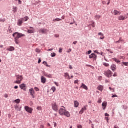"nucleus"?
Segmentation results:
<instances>
[{
    "instance_id": "4",
    "label": "nucleus",
    "mask_w": 128,
    "mask_h": 128,
    "mask_svg": "<svg viewBox=\"0 0 128 128\" xmlns=\"http://www.w3.org/2000/svg\"><path fill=\"white\" fill-rule=\"evenodd\" d=\"M52 107L53 110H54L55 112H58V104H56V102L52 104Z\"/></svg>"
},
{
    "instance_id": "58",
    "label": "nucleus",
    "mask_w": 128,
    "mask_h": 128,
    "mask_svg": "<svg viewBox=\"0 0 128 128\" xmlns=\"http://www.w3.org/2000/svg\"><path fill=\"white\" fill-rule=\"evenodd\" d=\"M40 128H44V125H40Z\"/></svg>"
},
{
    "instance_id": "25",
    "label": "nucleus",
    "mask_w": 128,
    "mask_h": 128,
    "mask_svg": "<svg viewBox=\"0 0 128 128\" xmlns=\"http://www.w3.org/2000/svg\"><path fill=\"white\" fill-rule=\"evenodd\" d=\"M128 66V62H122V66Z\"/></svg>"
},
{
    "instance_id": "14",
    "label": "nucleus",
    "mask_w": 128,
    "mask_h": 128,
    "mask_svg": "<svg viewBox=\"0 0 128 128\" xmlns=\"http://www.w3.org/2000/svg\"><path fill=\"white\" fill-rule=\"evenodd\" d=\"M97 90H100V92H102V90H104V87L100 85L98 86Z\"/></svg>"
},
{
    "instance_id": "13",
    "label": "nucleus",
    "mask_w": 128,
    "mask_h": 128,
    "mask_svg": "<svg viewBox=\"0 0 128 128\" xmlns=\"http://www.w3.org/2000/svg\"><path fill=\"white\" fill-rule=\"evenodd\" d=\"M41 82H42V84L46 83V78H44V76H41Z\"/></svg>"
},
{
    "instance_id": "6",
    "label": "nucleus",
    "mask_w": 128,
    "mask_h": 128,
    "mask_svg": "<svg viewBox=\"0 0 128 128\" xmlns=\"http://www.w3.org/2000/svg\"><path fill=\"white\" fill-rule=\"evenodd\" d=\"M96 58H98V56L94 53H92L89 56V58H92L94 60H96Z\"/></svg>"
},
{
    "instance_id": "60",
    "label": "nucleus",
    "mask_w": 128,
    "mask_h": 128,
    "mask_svg": "<svg viewBox=\"0 0 128 128\" xmlns=\"http://www.w3.org/2000/svg\"><path fill=\"white\" fill-rule=\"evenodd\" d=\"M69 68H70V70H72V65H69Z\"/></svg>"
},
{
    "instance_id": "48",
    "label": "nucleus",
    "mask_w": 128,
    "mask_h": 128,
    "mask_svg": "<svg viewBox=\"0 0 128 128\" xmlns=\"http://www.w3.org/2000/svg\"><path fill=\"white\" fill-rule=\"evenodd\" d=\"M112 98H118V95H116V94L112 95Z\"/></svg>"
},
{
    "instance_id": "5",
    "label": "nucleus",
    "mask_w": 128,
    "mask_h": 128,
    "mask_svg": "<svg viewBox=\"0 0 128 128\" xmlns=\"http://www.w3.org/2000/svg\"><path fill=\"white\" fill-rule=\"evenodd\" d=\"M104 74L107 76V78H110L112 74V72L110 70H108L106 71H104Z\"/></svg>"
},
{
    "instance_id": "1",
    "label": "nucleus",
    "mask_w": 128,
    "mask_h": 128,
    "mask_svg": "<svg viewBox=\"0 0 128 128\" xmlns=\"http://www.w3.org/2000/svg\"><path fill=\"white\" fill-rule=\"evenodd\" d=\"M12 36L14 38V40H18L20 38H22V36H24L26 35L22 33L16 32L15 33L12 34Z\"/></svg>"
},
{
    "instance_id": "47",
    "label": "nucleus",
    "mask_w": 128,
    "mask_h": 128,
    "mask_svg": "<svg viewBox=\"0 0 128 128\" xmlns=\"http://www.w3.org/2000/svg\"><path fill=\"white\" fill-rule=\"evenodd\" d=\"M14 42L16 44H18V40L14 39Z\"/></svg>"
},
{
    "instance_id": "38",
    "label": "nucleus",
    "mask_w": 128,
    "mask_h": 128,
    "mask_svg": "<svg viewBox=\"0 0 128 128\" xmlns=\"http://www.w3.org/2000/svg\"><path fill=\"white\" fill-rule=\"evenodd\" d=\"M34 90H36V92H38V90H38V87H35L34 88Z\"/></svg>"
},
{
    "instance_id": "49",
    "label": "nucleus",
    "mask_w": 128,
    "mask_h": 128,
    "mask_svg": "<svg viewBox=\"0 0 128 128\" xmlns=\"http://www.w3.org/2000/svg\"><path fill=\"white\" fill-rule=\"evenodd\" d=\"M54 84L56 86H58V83L57 82H54Z\"/></svg>"
},
{
    "instance_id": "32",
    "label": "nucleus",
    "mask_w": 128,
    "mask_h": 128,
    "mask_svg": "<svg viewBox=\"0 0 128 128\" xmlns=\"http://www.w3.org/2000/svg\"><path fill=\"white\" fill-rule=\"evenodd\" d=\"M114 62H117L118 64V62H120V61L116 58H114Z\"/></svg>"
},
{
    "instance_id": "31",
    "label": "nucleus",
    "mask_w": 128,
    "mask_h": 128,
    "mask_svg": "<svg viewBox=\"0 0 128 128\" xmlns=\"http://www.w3.org/2000/svg\"><path fill=\"white\" fill-rule=\"evenodd\" d=\"M16 10H18V8L17 7H14L13 8L14 12H16Z\"/></svg>"
},
{
    "instance_id": "33",
    "label": "nucleus",
    "mask_w": 128,
    "mask_h": 128,
    "mask_svg": "<svg viewBox=\"0 0 128 128\" xmlns=\"http://www.w3.org/2000/svg\"><path fill=\"white\" fill-rule=\"evenodd\" d=\"M109 90L112 92H114V88H112L111 87H109Z\"/></svg>"
},
{
    "instance_id": "61",
    "label": "nucleus",
    "mask_w": 128,
    "mask_h": 128,
    "mask_svg": "<svg viewBox=\"0 0 128 128\" xmlns=\"http://www.w3.org/2000/svg\"><path fill=\"white\" fill-rule=\"evenodd\" d=\"M94 52H96V54H100V52H98L97 50H95Z\"/></svg>"
},
{
    "instance_id": "22",
    "label": "nucleus",
    "mask_w": 128,
    "mask_h": 128,
    "mask_svg": "<svg viewBox=\"0 0 128 128\" xmlns=\"http://www.w3.org/2000/svg\"><path fill=\"white\" fill-rule=\"evenodd\" d=\"M124 42V40L122 39V38H120L118 41L115 42H116V44H118V43H120V42Z\"/></svg>"
},
{
    "instance_id": "11",
    "label": "nucleus",
    "mask_w": 128,
    "mask_h": 128,
    "mask_svg": "<svg viewBox=\"0 0 128 128\" xmlns=\"http://www.w3.org/2000/svg\"><path fill=\"white\" fill-rule=\"evenodd\" d=\"M116 66L114 64H112L110 66V68L112 70V72H114L116 70Z\"/></svg>"
},
{
    "instance_id": "52",
    "label": "nucleus",
    "mask_w": 128,
    "mask_h": 128,
    "mask_svg": "<svg viewBox=\"0 0 128 128\" xmlns=\"http://www.w3.org/2000/svg\"><path fill=\"white\" fill-rule=\"evenodd\" d=\"M88 54H92V50H88Z\"/></svg>"
},
{
    "instance_id": "64",
    "label": "nucleus",
    "mask_w": 128,
    "mask_h": 128,
    "mask_svg": "<svg viewBox=\"0 0 128 128\" xmlns=\"http://www.w3.org/2000/svg\"><path fill=\"white\" fill-rule=\"evenodd\" d=\"M18 2L20 4H22V1L20 0H18Z\"/></svg>"
},
{
    "instance_id": "51",
    "label": "nucleus",
    "mask_w": 128,
    "mask_h": 128,
    "mask_svg": "<svg viewBox=\"0 0 128 128\" xmlns=\"http://www.w3.org/2000/svg\"><path fill=\"white\" fill-rule=\"evenodd\" d=\"M78 80H74V84H78Z\"/></svg>"
},
{
    "instance_id": "57",
    "label": "nucleus",
    "mask_w": 128,
    "mask_h": 128,
    "mask_svg": "<svg viewBox=\"0 0 128 128\" xmlns=\"http://www.w3.org/2000/svg\"><path fill=\"white\" fill-rule=\"evenodd\" d=\"M78 41H74L73 42V44H77Z\"/></svg>"
},
{
    "instance_id": "7",
    "label": "nucleus",
    "mask_w": 128,
    "mask_h": 128,
    "mask_svg": "<svg viewBox=\"0 0 128 128\" xmlns=\"http://www.w3.org/2000/svg\"><path fill=\"white\" fill-rule=\"evenodd\" d=\"M24 108L26 112H29L30 114H32V108L28 106H25Z\"/></svg>"
},
{
    "instance_id": "44",
    "label": "nucleus",
    "mask_w": 128,
    "mask_h": 128,
    "mask_svg": "<svg viewBox=\"0 0 128 128\" xmlns=\"http://www.w3.org/2000/svg\"><path fill=\"white\" fill-rule=\"evenodd\" d=\"M98 35L102 36H104V34H102V32L98 33Z\"/></svg>"
},
{
    "instance_id": "55",
    "label": "nucleus",
    "mask_w": 128,
    "mask_h": 128,
    "mask_svg": "<svg viewBox=\"0 0 128 128\" xmlns=\"http://www.w3.org/2000/svg\"><path fill=\"white\" fill-rule=\"evenodd\" d=\"M4 98H8V94H4Z\"/></svg>"
},
{
    "instance_id": "40",
    "label": "nucleus",
    "mask_w": 128,
    "mask_h": 128,
    "mask_svg": "<svg viewBox=\"0 0 128 128\" xmlns=\"http://www.w3.org/2000/svg\"><path fill=\"white\" fill-rule=\"evenodd\" d=\"M28 32H29V34H32V30H28Z\"/></svg>"
},
{
    "instance_id": "42",
    "label": "nucleus",
    "mask_w": 128,
    "mask_h": 128,
    "mask_svg": "<svg viewBox=\"0 0 128 128\" xmlns=\"http://www.w3.org/2000/svg\"><path fill=\"white\" fill-rule=\"evenodd\" d=\"M98 102L99 104H100V102H102V98H99L98 100Z\"/></svg>"
},
{
    "instance_id": "39",
    "label": "nucleus",
    "mask_w": 128,
    "mask_h": 128,
    "mask_svg": "<svg viewBox=\"0 0 128 128\" xmlns=\"http://www.w3.org/2000/svg\"><path fill=\"white\" fill-rule=\"evenodd\" d=\"M43 64L46 66H48V63L46 62H43Z\"/></svg>"
},
{
    "instance_id": "53",
    "label": "nucleus",
    "mask_w": 128,
    "mask_h": 128,
    "mask_svg": "<svg viewBox=\"0 0 128 128\" xmlns=\"http://www.w3.org/2000/svg\"><path fill=\"white\" fill-rule=\"evenodd\" d=\"M77 128H82V125H78V126H77Z\"/></svg>"
},
{
    "instance_id": "16",
    "label": "nucleus",
    "mask_w": 128,
    "mask_h": 128,
    "mask_svg": "<svg viewBox=\"0 0 128 128\" xmlns=\"http://www.w3.org/2000/svg\"><path fill=\"white\" fill-rule=\"evenodd\" d=\"M7 50H9V52H12V50H14V46H10L7 48Z\"/></svg>"
},
{
    "instance_id": "29",
    "label": "nucleus",
    "mask_w": 128,
    "mask_h": 128,
    "mask_svg": "<svg viewBox=\"0 0 128 128\" xmlns=\"http://www.w3.org/2000/svg\"><path fill=\"white\" fill-rule=\"evenodd\" d=\"M103 64L104 66H110V64L106 62H104Z\"/></svg>"
},
{
    "instance_id": "24",
    "label": "nucleus",
    "mask_w": 128,
    "mask_h": 128,
    "mask_svg": "<svg viewBox=\"0 0 128 128\" xmlns=\"http://www.w3.org/2000/svg\"><path fill=\"white\" fill-rule=\"evenodd\" d=\"M84 110H86V106H84V108H82V110L80 112V114H83L84 113Z\"/></svg>"
},
{
    "instance_id": "28",
    "label": "nucleus",
    "mask_w": 128,
    "mask_h": 128,
    "mask_svg": "<svg viewBox=\"0 0 128 128\" xmlns=\"http://www.w3.org/2000/svg\"><path fill=\"white\" fill-rule=\"evenodd\" d=\"M92 26V28H94V26H96L94 25V22H92V24H89V26Z\"/></svg>"
},
{
    "instance_id": "50",
    "label": "nucleus",
    "mask_w": 128,
    "mask_h": 128,
    "mask_svg": "<svg viewBox=\"0 0 128 128\" xmlns=\"http://www.w3.org/2000/svg\"><path fill=\"white\" fill-rule=\"evenodd\" d=\"M105 120H106L107 122H108V117H106Z\"/></svg>"
},
{
    "instance_id": "19",
    "label": "nucleus",
    "mask_w": 128,
    "mask_h": 128,
    "mask_svg": "<svg viewBox=\"0 0 128 128\" xmlns=\"http://www.w3.org/2000/svg\"><path fill=\"white\" fill-rule=\"evenodd\" d=\"M78 102L76 101V100H74V108H78Z\"/></svg>"
},
{
    "instance_id": "21",
    "label": "nucleus",
    "mask_w": 128,
    "mask_h": 128,
    "mask_svg": "<svg viewBox=\"0 0 128 128\" xmlns=\"http://www.w3.org/2000/svg\"><path fill=\"white\" fill-rule=\"evenodd\" d=\"M20 88H22V90H25L26 88V84H22L20 85Z\"/></svg>"
},
{
    "instance_id": "26",
    "label": "nucleus",
    "mask_w": 128,
    "mask_h": 128,
    "mask_svg": "<svg viewBox=\"0 0 128 128\" xmlns=\"http://www.w3.org/2000/svg\"><path fill=\"white\" fill-rule=\"evenodd\" d=\"M95 18L96 20H98L99 18H100V16H99V15H96L95 16Z\"/></svg>"
},
{
    "instance_id": "8",
    "label": "nucleus",
    "mask_w": 128,
    "mask_h": 128,
    "mask_svg": "<svg viewBox=\"0 0 128 128\" xmlns=\"http://www.w3.org/2000/svg\"><path fill=\"white\" fill-rule=\"evenodd\" d=\"M128 17H126L125 16H118V20H126L128 18Z\"/></svg>"
},
{
    "instance_id": "54",
    "label": "nucleus",
    "mask_w": 128,
    "mask_h": 128,
    "mask_svg": "<svg viewBox=\"0 0 128 128\" xmlns=\"http://www.w3.org/2000/svg\"><path fill=\"white\" fill-rule=\"evenodd\" d=\"M104 116H110V114H108V113H106L104 114Z\"/></svg>"
},
{
    "instance_id": "59",
    "label": "nucleus",
    "mask_w": 128,
    "mask_h": 128,
    "mask_svg": "<svg viewBox=\"0 0 128 128\" xmlns=\"http://www.w3.org/2000/svg\"><path fill=\"white\" fill-rule=\"evenodd\" d=\"M54 126H56V122H54Z\"/></svg>"
},
{
    "instance_id": "20",
    "label": "nucleus",
    "mask_w": 128,
    "mask_h": 128,
    "mask_svg": "<svg viewBox=\"0 0 128 128\" xmlns=\"http://www.w3.org/2000/svg\"><path fill=\"white\" fill-rule=\"evenodd\" d=\"M80 88H84V90H88V86H86V84H84V83H82V85L80 86Z\"/></svg>"
},
{
    "instance_id": "43",
    "label": "nucleus",
    "mask_w": 128,
    "mask_h": 128,
    "mask_svg": "<svg viewBox=\"0 0 128 128\" xmlns=\"http://www.w3.org/2000/svg\"><path fill=\"white\" fill-rule=\"evenodd\" d=\"M59 52H62V48H59V50H58Z\"/></svg>"
},
{
    "instance_id": "2",
    "label": "nucleus",
    "mask_w": 128,
    "mask_h": 128,
    "mask_svg": "<svg viewBox=\"0 0 128 128\" xmlns=\"http://www.w3.org/2000/svg\"><path fill=\"white\" fill-rule=\"evenodd\" d=\"M28 16H26L24 18H20L18 20L17 24L18 26H22V24L24 22H26L28 20Z\"/></svg>"
},
{
    "instance_id": "56",
    "label": "nucleus",
    "mask_w": 128,
    "mask_h": 128,
    "mask_svg": "<svg viewBox=\"0 0 128 128\" xmlns=\"http://www.w3.org/2000/svg\"><path fill=\"white\" fill-rule=\"evenodd\" d=\"M18 86H14V88H15L16 90V88H18Z\"/></svg>"
},
{
    "instance_id": "46",
    "label": "nucleus",
    "mask_w": 128,
    "mask_h": 128,
    "mask_svg": "<svg viewBox=\"0 0 128 128\" xmlns=\"http://www.w3.org/2000/svg\"><path fill=\"white\" fill-rule=\"evenodd\" d=\"M99 54H100L101 56H104V53L102 52H99Z\"/></svg>"
},
{
    "instance_id": "34",
    "label": "nucleus",
    "mask_w": 128,
    "mask_h": 128,
    "mask_svg": "<svg viewBox=\"0 0 128 128\" xmlns=\"http://www.w3.org/2000/svg\"><path fill=\"white\" fill-rule=\"evenodd\" d=\"M51 90H52L54 92H56V87H54V86H52V88H51Z\"/></svg>"
},
{
    "instance_id": "18",
    "label": "nucleus",
    "mask_w": 128,
    "mask_h": 128,
    "mask_svg": "<svg viewBox=\"0 0 128 128\" xmlns=\"http://www.w3.org/2000/svg\"><path fill=\"white\" fill-rule=\"evenodd\" d=\"M108 103L106 102H104L102 104V106H103V110H106V104Z\"/></svg>"
},
{
    "instance_id": "10",
    "label": "nucleus",
    "mask_w": 128,
    "mask_h": 128,
    "mask_svg": "<svg viewBox=\"0 0 128 128\" xmlns=\"http://www.w3.org/2000/svg\"><path fill=\"white\" fill-rule=\"evenodd\" d=\"M48 32L46 29H40L39 30V32L40 34H46Z\"/></svg>"
},
{
    "instance_id": "45",
    "label": "nucleus",
    "mask_w": 128,
    "mask_h": 128,
    "mask_svg": "<svg viewBox=\"0 0 128 128\" xmlns=\"http://www.w3.org/2000/svg\"><path fill=\"white\" fill-rule=\"evenodd\" d=\"M72 52V48H69L67 50L66 52Z\"/></svg>"
},
{
    "instance_id": "41",
    "label": "nucleus",
    "mask_w": 128,
    "mask_h": 128,
    "mask_svg": "<svg viewBox=\"0 0 128 128\" xmlns=\"http://www.w3.org/2000/svg\"><path fill=\"white\" fill-rule=\"evenodd\" d=\"M36 52H40V50L38 48H36Z\"/></svg>"
},
{
    "instance_id": "37",
    "label": "nucleus",
    "mask_w": 128,
    "mask_h": 128,
    "mask_svg": "<svg viewBox=\"0 0 128 128\" xmlns=\"http://www.w3.org/2000/svg\"><path fill=\"white\" fill-rule=\"evenodd\" d=\"M29 90H30V92L31 96H32V88L30 89Z\"/></svg>"
},
{
    "instance_id": "17",
    "label": "nucleus",
    "mask_w": 128,
    "mask_h": 128,
    "mask_svg": "<svg viewBox=\"0 0 128 128\" xmlns=\"http://www.w3.org/2000/svg\"><path fill=\"white\" fill-rule=\"evenodd\" d=\"M114 16H116V14H120V12L118 10H114Z\"/></svg>"
},
{
    "instance_id": "9",
    "label": "nucleus",
    "mask_w": 128,
    "mask_h": 128,
    "mask_svg": "<svg viewBox=\"0 0 128 128\" xmlns=\"http://www.w3.org/2000/svg\"><path fill=\"white\" fill-rule=\"evenodd\" d=\"M66 110L64 109V108H60L59 110V114L60 116H64V112H66Z\"/></svg>"
},
{
    "instance_id": "30",
    "label": "nucleus",
    "mask_w": 128,
    "mask_h": 128,
    "mask_svg": "<svg viewBox=\"0 0 128 128\" xmlns=\"http://www.w3.org/2000/svg\"><path fill=\"white\" fill-rule=\"evenodd\" d=\"M56 22H60V20H62V19L59 18H56V19L53 20V22H56Z\"/></svg>"
},
{
    "instance_id": "23",
    "label": "nucleus",
    "mask_w": 128,
    "mask_h": 128,
    "mask_svg": "<svg viewBox=\"0 0 128 128\" xmlns=\"http://www.w3.org/2000/svg\"><path fill=\"white\" fill-rule=\"evenodd\" d=\"M64 77L66 78L70 79V75L68 74V72L64 73Z\"/></svg>"
},
{
    "instance_id": "35",
    "label": "nucleus",
    "mask_w": 128,
    "mask_h": 128,
    "mask_svg": "<svg viewBox=\"0 0 128 128\" xmlns=\"http://www.w3.org/2000/svg\"><path fill=\"white\" fill-rule=\"evenodd\" d=\"M36 109L38 110H42V107H40V106H38Z\"/></svg>"
},
{
    "instance_id": "15",
    "label": "nucleus",
    "mask_w": 128,
    "mask_h": 128,
    "mask_svg": "<svg viewBox=\"0 0 128 128\" xmlns=\"http://www.w3.org/2000/svg\"><path fill=\"white\" fill-rule=\"evenodd\" d=\"M44 76H46V78H52V74H48V73H44Z\"/></svg>"
},
{
    "instance_id": "36",
    "label": "nucleus",
    "mask_w": 128,
    "mask_h": 128,
    "mask_svg": "<svg viewBox=\"0 0 128 128\" xmlns=\"http://www.w3.org/2000/svg\"><path fill=\"white\" fill-rule=\"evenodd\" d=\"M51 56L52 58H54V56H56V53L55 52H52L51 54Z\"/></svg>"
},
{
    "instance_id": "63",
    "label": "nucleus",
    "mask_w": 128,
    "mask_h": 128,
    "mask_svg": "<svg viewBox=\"0 0 128 128\" xmlns=\"http://www.w3.org/2000/svg\"><path fill=\"white\" fill-rule=\"evenodd\" d=\"M110 4V0H108L107 4L108 6V4Z\"/></svg>"
},
{
    "instance_id": "3",
    "label": "nucleus",
    "mask_w": 128,
    "mask_h": 128,
    "mask_svg": "<svg viewBox=\"0 0 128 128\" xmlns=\"http://www.w3.org/2000/svg\"><path fill=\"white\" fill-rule=\"evenodd\" d=\"M22 76L16 75V80L14 82V84H20V82L22 80Z\"/></svg>"
},
{
    "instance_id": "62",
    "label": "nucleus",
    "mask_w": 128,
    "mask_h": 128,
    "mask_svg": "<svg viewBox=\"0 0 128 128\" xmlns=\"http://www.w3.org/2000/svg\"><path fill=\"white\" fill-rule=\"evenodd\" d=\"M41 62H42V60L40 59H39L38 60V64H40Z\"/></svg>"
},
{
    "instance_id": "12",
    "label": "nucleus",
    "mask_w": 128,
    "mask_h": 128,
    "mask_svg": "<svg viewBox=\"0 0 128 128\" xmlns=\"http://www.w3.org/2000/svg\"><path fill=\"white\" fill-rule=\"evenodd\" d=\"M64 116H66L68 118L70 116V112L68 111H66V110H65V112H64Z\"/></svg>"
},
{
    "instance_id": "27",
    "label": "nucleus",
    "mask_w": 128,
    "mask_h": 128,
    "mask_svg": "<svg viewBox=\"0 0 128 128\" xmlns=\"http://www.w3.org/2000/svg\"><path fill=\"white\" fill-rule=\"evenodd\" d=\"M20 99H16L14 100V102L16 104H20Z\"/></svg>"
}]
</instances>
